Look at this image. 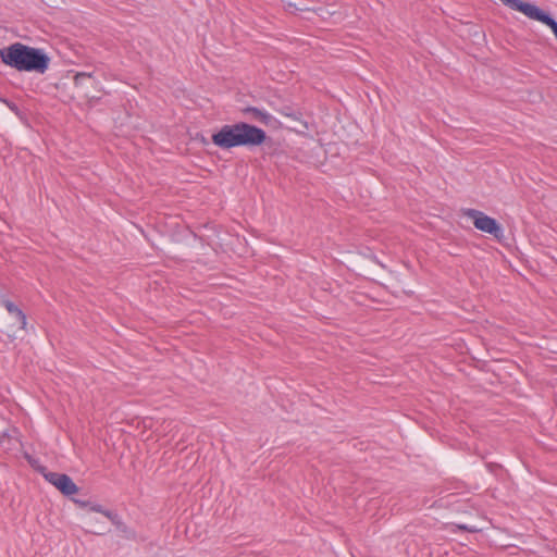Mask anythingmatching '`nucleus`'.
Listing matches in <instances>:
<instances>
[{"mask_svg": "<svg viewBox=\"0 0 557 557\" xmlns=\"http://www.w3.org/2000/svg\"><path fill=\"white\" fill-rule=\"evenodd\" d=\"M1 305L8 310V312L15 317L21 330L26 329L27 320L26 314L20 309L13 301L5 297H1Z\"/></svg>", "mask_w": 557, "mask_h": 557, "instance_id": "obj_8", "label": "nucleus"}, {"mask_svg": "<svg viewBox=\"0 0 557 557\" xmlns=\"http://www.w3.org/2000/svg\"><path fill=\"white\" fill-rule=\"evenodd\" d=\"M71 499L74 502V504H76L79 508L82 509H87L88 511H92L95 512L91 508L95 507V506H101L100 504H95L92 502H90L89 499H82V498H73L71 497Z\"/></svg>", "mask_w": 557, "mask_h": 557, "instance_id": "obj_11", "label": "nucleus"}, {"mask_svg": "<svg viewBox=\"0 0 557 557\" xmlns=\"http://www.w3.org/2000/svg\"><path fill=\"white\" fill-rule=\"evenodd\" d=\"M502 3L509 9L520 12L524 14L530 20L541 22L544 25L548 26L554 33L557 39V21L549 14V12L544 11L536 4L531 2H525L522 0H500Z\"/></svg>", "mask_w": 557, "mask_h": 557, "instance_id": "obj_3", "label": "nucleus"}, {"mask_svg": "<svg viewBox=\"0 0 557 557\" xmlns=\"http://www.w3.org/2000/svg\"><path fill=\"white\" fill-rule=\"evenodd\" d=\"M3 103H5L8 106V108L13 111L14 113H18L20 109L17 107V104L9 99H5L3 100Z\"/></svg>", "mask_w": 557, "mask_h": 557, "instance_id": "obj_13", "label": "nucleus"}, {"mask_svg": "<svg viewBox=\"0 0 557 557\" xmlns=\"http://www.w3.org/2000/svg\"><path fill=\"white\" fill-rule=\"evenodd\" d=\"M269 139L264 129L243 121L224 124L211 135L212 144L223 150L260 147Z\"/></svg>", "mask_w": 557, "mask_h": 557, "instance_id": "obj_1", "label": "nucleus"}, {"mask_svg": "<svg viewBox=\"0 0 557 557\" xmlns=\"http://www.w3.org/2000/svg\"><path fill=\"white\" fill-rule=\"evenodd\" d=\"M294 109H295V107L286 104V106H283V107L278 110V112H280L282 115H284V116H286V117H287V116H292Z\"/></svg>", "mask_w": 557, "mask_h": 557, "instance_id": "obj_12", "label": "nucleus"}, {"mask_svg": "<svg viewBox=\"0 0 557 557\" xmlns=\"http://www.w3.org/2000/svg\"><path fill=\"white\" fill-rule=\"evenodd\" d=\"M196 139L199 140L203 146L209 145V140L202 134H197Z\"/></svg>", "mask_w": 557, "mask_h": 557, "instance_id": "obj_15", "label": "nucleus"}, {"mask_svg": "<svg viewBox=\"0 0 557 557\" xmlns=\"http://www.w3.org/2000/svg\"><path fill=\"white\" fill-rule=\"evenodd\" d=\"M91 509L95 512L102 513L104 517H107L124 539L135 540L136 532L129 527H127L115 511L106 509L103 506H95Z\"/></svg>", "mask_w": 557, "mask_h": 557, "instance_id": "obj_6", "label": "nucleus"}, {"mask_svg": "<svg viewBox=\"0 0 557 557\" xmlns=\"http://www.w3.org/2000/svg\"><path fill=\"white\" fill-rule=\"evenodd\" d=\"M0 60L3 64L18 72L44 74L50 65V57L40 48L22 42H14L0 49Z\"/></svg>", "mask_w": 557, "mask_h": 557, "instance_id": "obj_2", "label": "nucleus"}, {"mask_svg": "<svg viewBox=\"0 0 557 557\" xmlns=\"http://www.w3.org/2000/svg\"><path fill=\"white\" fill-rule=\"evenodd\" d=\"M73 82L76 87H84L87 83H94L95 78L90 73L78 72L74 75Z\"/></svg>", "mask_w": 557, "mask_h": 557, "instance_id": "obj_10", "label": "nucleus"}, {"mask_svg": "<svg viewBox=\"0 0 557 557\" xmlns=\"http://www.w3.org/2000/svg\"><path fill=\"white\" fill-rule=\"evenodd\" d=\"M90 533L97 534V535H103L106 534V531L101 527H97L95 529L89 530Z\"/></svg>", "mask_w": 557, "mask_h": 557, "instance_id": "obj_14", "label": "nucleus"}, {"mask_svg": "<svg viewBox=\"0 0 557 557\" xmlns=\"http://www.w3.org/2000/svg\"><path fill=\"white\" fill-rule=\"evenodd\" d=\"M288 8L289 9H293L292 12H296V11H306L307 9H302V8H298L295 3H288Z\"/></svg>", "mask_w": 557, "mask_h": 557, "instance_id": "obj_16", "label": "nucleus"}, {"mask_svg": "<svg viewBox=\"0 0 557 557\" xmlns=\"http://www.w3.org/2000/svg\"><path fill=\"white\" fill-rule=\"evenodd\" d=\"M487 467H488L491 472H495L496 470L500 469L499 465H492V463H490Z\"/></svg>", "mask_w": 557, "mask_h": 557, "instance_id": "obj_17", "label": "nucleus"}, {"mask_svg": "<svg viewBox=\"0 0 557 557\" xmlns=\"http://www.w3.org/2000/svg\"><path fill=\"white\" fill-rule=\"evenodd\" d=\"M459 528L463 529V530H467V527H465V525H460Z\"/></svg>", "mask_w": 557, "mask_h": 557, "instance_id": "obj_18", "label": "nucleus"}, {"mask_svg": "<svg viewBox=\"0 0 557 557\" xmlns=\"http://www.w3.org/2000/svg\"><path fill=\"white\" fill-rule=\"evenodd\" d=\"M461 213L472 220L476 230L492 235L497 240H502L504 237V228L496 219L471 208L461 209Z\"/></svg>", "mask_w": 557, "mask_h": 557, "instance_id": "obj_5", "label": "nucleus"}, {"mask_svg": "<svg viewBox=\"0 0 557 557\" xmlns=\"http://www.w3.org/2000/svg\"><path fill=\"white\" fill-rule=\"evenodd\" d=\"M32 467L42 474L46 481L52 484L62 495L71 497L78 492V486L72 478L65 473L48 471L47 467L37 465V461L29 460Z\"/></svg>", "mask_w": 557, "mask_h": 557, "instance_id": "obj_4", "label": "nucleus"}, {"mask_svg": "<svg viewBox=\"0 0 557 557\" xmlns=\"http://www.w3.org/2000/svg\"><path fill=\"white\" fill-rule=\"evenodd\" d=\"M240 112L250 121L259 122L265 126L272 125L274 122H276V120L271 114L257 107L248 106L240 109Z\"/></svg>", "mask_w": 557, "mask_h": 557, "instance_id": "obj_7", "label": "nucleus"}, {"mask_svg": "<svg viewBox=\"0 0 557 557\" xmlns=\"http://www.w3.org/2000/svg\"><path fill=\"white\" fill-rule=\"evenodd\" d=\"M293 121V126L289 128L299 133H304L309 129L308 123L304 120L302 112L300 109L295 108L292 116H288Z\"/></svg>", "mask_w": 557, "mask_h": 557, "instance_id": "obj_9", "label": "nucleus"}]
</instances>
